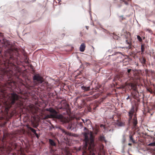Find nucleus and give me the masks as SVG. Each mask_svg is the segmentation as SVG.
I'll return each mask as SVG.
<instances>
[{
  "instance_id": "2f4dec72",
  "label": "nucleus",
  "mask_w": 155,
  "mask_h": 155,
  "mask_svg": "<svg viewBox=\"0 0 155 155\" xmlns=\"http://www.w3.org/2000/svg\"><path fill=\"white\" fill-rule=\"evenodd\" d=\"M118 53H121V52H118ZM116 54V53H114V54H112V55H115Z\"/></svg>"
},
{
  "instance_id": "58836bf2",
  "label": "nucleus",
  "mask_w": 155,
  "mask_h": 155,
  "mask_svg": "<svg viewBox=\"0 0 155 155\" xmlns=\"http://www.w3.org/2000/svg\"><path fill=\"white\" fill-rule=\"evenodd\" d=\"M84 129H86V128L85 127H84Z\"/></svg>"
},
{
  "instance_id": "473e14b6",
  "label": "nucleus",
  "mask_w": 155,
  "mask_h": 155,
  "mask_svg": "<svg viewBox=\"0 0 155 155\" xmlns=\"http://www.w3.org/2000/svg\"><path fill=\"white\" fill-rule=\"evenodd\" d=\"M88 28H89V27L88 26H86V28L87 29H88Z\"/></svg>"
},
{
  "instance_id": "7c9ffc66",
  "label": "nucleus",
  "mask_w": 155,
  "mask_h": 155,
  "mask_svg": "<svg viewBox=\"0 0 155 155\" xmlns=\"http://www.w3.org/2000/svg\"><path fill=\"white\" fill-rule=\"evenodd\" d=\"M82 71V70H81H81H80V73H79L78 74V76H79V74H80L81 73V71Z\"/></svg>"
},
{
  "instance_id": "9b49d317",
  "label": "nucleus",
  "mask_w": 155,
  "mask_h": 155,
  "mask_svg": "<svg viewBox=\"0 0 155 155\" xmlns=\"http://www.w3.org/2000/svg\"><path fill=\"white\" fill-rule=\"evenodd\" d=\"M117 124L119 126H121L123 125V123L119 121V120L118 118L117 120Z\"/></svg>"
},
{
  "instance_id": "72a5a7b5",
  "label": "nucleus",
  "mask_w": 155,
  "mask_h": 155,
  "mask_svg": "<svg viewBox=\"0 0 155 155\" xmlns=\"http://www.w3.org/2000/svg\"><path fill=\"white\" fill-rule=\"evenodd\" d=\"M80 150H81L80 148H78V151Z\"/></svg>"
},
{
  "instance_id": "6ab92c4d",
  "label": "nucleus",
  "mask_w": 155,
  "mask_h": 155,
  "mask_svg": "<svg viewBox=\"0 0 155 155\" xmlns=\"http://www.w3.org/2000/svg\"><path fill=\"white\" fill-rule=\"evenodd\" d=\"M126 43L128 44V45H129V46H128V48L129 49H130L131 48V44L130 43H129L128 41V40H126Z\"/></svg>"
},
{
  "instance_id": "aec40b11",
  "label": "nucleus",
  "mask_w": 155,
  "mask_h": 155,
  "mask_svg": "<svg viewBox=\"0 0 155 155\" xmlns=\"http://www.w3.org/2000/svg\"><path fill=\"white\" fill-rule=\"evenodd\" d=\"M148 146H155V142L149 143L148 145Z\"/></svg>"
},
{
  "instance_id": "9d476101",
  "label": "nucleus",
  "mask_w": 155,
  "mask_h": 155,
  "mask_svg": "<svg viewBox=\"0 0 155 155\" xmlns=\"http://www.w3.org/2000/svg\"><path fill=\"white\" fill-rule=\"evenodd\" d=\"M140 62L143 65H144L146 64V60L145 58L142 57L140 58Z\"/></svg>"
},
{
  "instance_id": "7ed1b4c3",
  "label": "nucleus",
  "mask_w": 155,
  "mask_h": 155,
  "mask_svg": "<svg viewBox=\"0 0 155 155\" xmlns=\"http://www.w3.org/2000/svg\"><path fill=\"white\" fill-rule=\"evenodd\" d=\"M47 110L49 111L50 113L49 114L46 116V118H61V116L58 115L57 112L54 109L50 108L47 109Z\"/></svg>"
},
{
  "instance_id": "cd10ccee",
  "label": "nucleus",
  "mask_w": 155,
  "mask_h": 155,
  "mask_svg": "<svg viewBox=\"0 0 155 155\" xmlns=\"http://www.w3.org/2000/svg\"><path fill=\"white\" fill-rule=\"evenodd\" d=\"M130 99V97L129 96H128L126 98V99L127 100H128V99Z\"/></svg>"
},
{
  "instance_id": "393cba45",
  "label": "nucleus",
  "mask_w": 155,
  "mask_h": 155,
  "mask_svg": "<svg viewBox=\"0 0 155 155\" xmlns=\"http://www.w3.org/2000/svg\"><path fill=\"white\" fill-rule=\"evenodd\" d=\"M147 31H148L149 32H150V33H151L152 32V31L151 29H147Z\"/></svg>"
},
{
  "instance_id": "bb28decb",
  "label": "nucleus",
  "mask_w": 155,
  "mask_h": 155,
  "mask_svg": "<svg viewBox=\"0 0 155 155\" xmlns=\"http://www.w3.org/2000/svg\"><path fill=\"white\" fill-rule=\"evenodd\" d=\"M128 145L129 146H131V145H132V144L130 143H129L128 144Z\"/></svg>"
},
{
  "instance_id": "f704fd0d",
  "label": "nucleus",
  "mask_w": 155,
  "mask_h": 155,
  "mask_svg": "<svg viewBox=\"0 0 155 155\" xmlns=\"http://www.w3.org/2000/svg\"><path fill=\"white\" fill-rule=\"evenodd\" d=\"M103 126V124H101V127H102V126Z\"/></svg>"
},
{
  "instance_id": "412c9836",
  "label": "nucleus",
  "mask_w": 155,
  "mask_h": 155,
  "mask_svg": "<svg viewBox=\"0 0 155 155\" xmlns=\"http://www.w3.org/2000/svg\"><path fill=\"white\" fill-rule=\"evenodd\" d=\"M137 38L140 42H141L142 41L141 38L139 35L137 36Z\"/></svg>"
},
{
  "instance_id": "f8f14e48",
  "label": "nucleus",
  "mask_w": 155,
  "mask_h": 155,
  "mask_svg": "<svg viewBox=\"0 0 155 155\" xmlns=\"http://www.w3.org/2000/svg\"><path fill=\"white\" fill-rule=\"evenodd\" d=\"M133 135H130V140H129V141L133 143H135V141L134 140V138L133 137Z\"/></svg>"
},
{
  "instance_id": "f03ea898",
  "label": "nucleus",
  "mask_w": 155,
  "mask_h": 155,
  "mask_svg": "<svg viewBox=\"0 0 155 155\" xmlns=\"http://www.w3.org/2000/svg\"><path fill=\"white\" fill-rule=\"evenodd\" d=\"M128 121L129 123H131L134 127H136L138 124L137 117V114L135 113V110L134 107H132L128 112Z\"/></svg>"
},
{
  "instance_id": "ddd939ff",
  "label": "nucleus",
  "mask_w": 155,
  "mask_h": 155,
  "mask_svg": "<svg viewBox=\"0 0 155 155\" xmlns=\"http://www.w3.org/2000/svg\"><path fill=\"white\" fill-rule=\"evenodd\" d=\"M141 54H144L143 52L145 51V48H144V45L143 44L141 45Z\"/></svg>"
},
{
  "instance_id": "4c0bfd02",
  "label": "nucleus",
  "mask_w": 155,
  "mask_h": 155,
  "mask_svg": "<svg viewBox=\"0 0 155 155\" xmlns=\"http://www.w3.org/2000/svg\"><path fill=\"white\" fill-rule=\"evenodd\" d=\"M30 106H31V107H33L32 105H31Z\"/></svg>"
},
{
  "instance_id": "4468645a",
  "label": "nucleus",
  "mask_w": 155,
  "mask_h": 155,
  "mask_svg": "<svg viewBox=\"0 0 155 155\" xmlns=\"http://www.w3.org/2000/svg\"><path fill=\"white\" fill-rule=\"evenodd\" d=\"M81 88L83 90H84L85 91H89L90 88L89 87H86L84 86H81Z\"/></svg>"
},
{
  "instance_id": "a211bd4d",
  "label": "nucleus",
  "mask_w": 155,
  "mask_h": 155,
  "mask_svg": "<svg viewBox=\"0 0 155 155\" xmlns=\"http://www.w3.org/2000/svg\"><path fill=\"white\" fill-rule=\"evenodd\" d=\"M120 20L121 21L125 19V18L123 15H121L119 16Z\"/></svg>"
},
{
  "instance_id": "dca6fc26",
  "label": "nucleus",
  "mask_w": 155,
  "mask_h": 155,
  "mask_svg": "<svg viewBox=\"0 0 155 155\" xmlns=\"http://www.w3.org/2000/svg\"><path fill=\"white\" fill-rule=\"evenodd\" d=\"M140 77L138 75H135V76L134 75V76L133 79L131 78L132 79L134 80V78L136 80H139L140 79Z\"/></svg>"
},
{
  "instance_id": "a878e982",
  "label": "nucleus",
  "mask_w": 155,
  "mask_h": 155,
  "mask_svg": "<svg viewBox=\"0 0 155 155\" xmlns=\"http://www.w3.org/2000/svg\"><path fill=\"white\" fill-rule=\"evenodd\" d=\"M148 91L150 92V93H152V91L151 90H149L148 89Z\"/></svg>"
},
{
  "instance_id": "1a4fd4ad",
  "label": "nucleus",
  "mask_w": 155,
  "mask_h": 155,
  "mask_svg": "<svg viewBox=\"0 0 155 155\" xmlns=\"http://www.w3.org/2000/svg\"><path fill=\"white\" fill-rule=\"evenodd\" d=\"M86 48L85 44L84 43H82L80 45L79 48L80 51L81 52H84Z\"/></svg>"
},
{
  "instance_id": "f3484780",
  "label": "nucleus",
  "mask_w": 155,
  "mask_h": 155,
  "mask_svg": "<svg viewBox=\"0 0 155 155\" xmlns=\"http://www.w3.org/2000/svg\"><path fill=\"white\" fill-rule=\"evenodd\" d=\"M99 139L100 140L103 141L105 140V137L104 136H100L99 137Z\"/></svg>"
},
{
  "instance_id": "39448f33",
  "label": "nucleus",
  "mask_w": 155,
  "mask_h": 155,
  "mask_svg": "<svg viewBox=\"0 0 155 155\" xmlns=\"http://www.w3.org/2000/svg\"><path fill=\"white\" fill-rule=\"evenodd\" d=\"M33 80L34 81V83L35 85H37L38 83H41L44 81L42 78L38 74L35 75L33 77Z\"/></svg>"
},
{
  "instance_id": "f257e3e1",
  "label": "nucleus",
  "mask_w": 155,
  "mask_h": 155,
  "mask_svg": "<svg viewBox=\"0 0 155 155\" xmlns=\"http://www.w3.org/2000/svg\"><path fill=\"white\" fill-rule=\"evenodd\" d=\"M84 136L82 155H95L97 151L95 148L93 136L91 134L89 138L86 134H85Z\"/></svg>"
},
{
  "instance_id": "c85d7f7f",
  "label": "nucleus",
  "mask_w": 155,
  "mask_h": 155,
  "mask_svg": "<svg viewBox=\"0 0 155 155\" xmlns=\"http://www.w3.org/2000/svg\"><path fill=\"white\" fill-rule=\"evenodd\" d=\"M83 107V106H82V107H80V106H79V107L78 106V109H81V108L82 107Z\"/></svg>"
},
{
  "instance_id": "6e6552de",
  "label": "nucleus",
  "mask_w": 155,
  "mask_h": 155,
  "mask_svg": "<svg viewBox=\"0 0 155 155\" xmlns=\"http://www.w3.org/2000/svg\"><path fill=\"white\" fill-rule=\"evenodd\" d=\"M78 125H79L81 126V128H82L83 125V123H85L84 121L82 119H81L78 117Z\"/></svg>"
},
{
  "instance_id": "c756f323",
  "label": "nucleus",
  "mask_w": 155,
  "mask_h": 155,
  "mask_svg": "<svg viewBox=\"0 0 155 155\" xmlns=\"http://www.w3.org/2000/svg\"><path fill=\"white\" fill-rule=\"evenodd\" d=\"M124 2V3L126 4V5H127L128 4V2Z\"/></svg>"
},
{
  "instance_id": "423d86ee",
  "label": "nucleus",
  "mask_w": 155,
  "mask_h": 155,
  "mask_svg": "<svg viewBox=\"0 0 155 155\" xmlns=\"http://www.w3.org/2000/svg\"><path fill=\"white\" fill-rule=\"evenodd\" d=\"M10 100L11 101L10 103L12 104H14L15 103V101L19 100V97L15 93L12 94L9 96Z\"/></svg>"
},
{
  "instance_id": "20e7f679",
  "label": "nucleus",
  "mask_w": 155,
  "mask_h": 155,
  "mask_svg": "<svg viewBox=\"0 0 155 155\" xmlns=\"http://www.w3.org/2000/svg\"><path fill=\"white\" fill-rule=\"evenodd\" d=\"M129 86L131 87L133 91L131 92L134 98L136 99L138 97V92L137 90V86L136 84L130 83L129 84Z\"/></svg>"
},
{
  "instance_id": "5701e85b",
  "label": "nucleus",
  "mask_w": 155,
  "mask_h": 155,
  "mask_svg": "<svg viewBox=\"0 0 155 155\" xmlns=\"http://www.w3.org/2000/svg\"><path fill=\"white\" fill-rule=\"evenodd\" d=\"M99 95V94H97V95H94V96L95 98H97V97H98Z\"/></svg>"
},
{
  "instance_id": "4be33fe9",
  "label": "nucleus",
  "mask_w": 155,
  "mask_h": 155,
  "mask_svg": "<svg viewBox=\"0 0 155 155\" xmlns=\"http://www.w3.org/2000/svg\"><path fill=\"white\" fill-rule=\"evenodd\" d=\"M31 130L35 134H36V131L35 130L33 129V128H31Z\"/></svg>"
},
{
  "instance_id": "0eeeda50",
  "label": "nucleus",
  "mask_w": 155,
  "mask_h": 155,
  "mask_svg": "<svg viewBox=\"0 0 155 155\" xmlns=\"http://www.w3.org/2000/svg\"><path fill=\"white\" fill-rule=\"evenodd\" d=\"M134 73V70L130 69H127V72H126V74L129 78H130V79H133Z\"/></svg>"
},
{
  "instance_id": "c9c22d12",
  "label": "nucleus",
  "mask_w": 155,
  "mask_h": 155,
  "mask_svg": "<svg viewBox=\"0 0 155 155\" xmlns=\"http://www.w3.org/2000/svg\"><path fill=\"white\" fill-rule=\"evenodd\" d=\"M94 32H95L96 34V33H97L96 31L95 30V31H94Z\"/></svg>"
},
{
  "instance_id": "2eb2a0df",
  "label": "nucleus",
  "mask_w": 155,
  "mask_h": 155,
  "mask_svg": "<svg viewBox=\"0 0 155 155\" xmlns=\"http://www.w3.org/2000/svg\"><path fill=\"white\" fill-rule=\"evenodd\" d=\"M49 142L50 144L52 146H55V143L52 140L49 139Z\"/></svg>"
},
{
  "instance_id": "e433bc0d",
  "label": "nucleus",
  "mask_w": 155,
  "mask_h": 155,
  "mask_svg": "<svg viewBox=\"0 0 155 155\" xmlns=\"http://www.w3.org/2000/svg\"><path fill=\"white\" fill-rule=\"evenodd\" d=\"M68 122V120H67V121H66V122Z\"/></svg>"
},
{
  "instance_id": "b1692460",
  "label": "nucleus",
  "mask_w": 155,
  "mask_h": 155,
  "mask_svg": "<svg viewBox=\"0 0 155 155\" xmlns=\"http://www.w3.org/2000/svg\"><path fill=\"white\" fill-rule=\"evenodd\" d=\"M152 108L155 110V104H153L152 106Z\"/></svg>"
}]
</instances>
